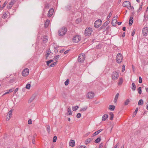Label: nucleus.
I'll list each match as a JSON object with an SVG mask.
<instances>
[{
  "label": "nucleus",
  "instance_id": "obj_1",
  "mask_svg": "<svg viewBox=\"0 0 148 148\" xmlns=\"http://www.w3.org/2000/svg\"><path fill=\"white\" fill-rule=\"evenodd\" d=\"M119 77V73L115 71L112 73L111 75L112 79L113 80H116Z\"/></svg>",
  "mask_w": 148,
  "mask_h": 148
},
{
  "label": "nucleus",
  "instance_id": "obj_2",
  "mask_svg": "<svg viewBox=\"0 0 148 148\" xmlns=\"http://www.w3.org/2000/svg\"><path fill=\"white\" fill-rule=\"evenodd\" d=\"M81 39V37L79 35H76L73 36L72 41L74 43H76L79 42Z\"/></svg>",
  "mask_w": 148,
  "mask_h": 148
},
{
  "label": "nucleus",
  "instance_id": "obj_3",
  "mask_svg": "<svg viewBox=\"0 0 148 148\" xmlns=\"http://www.w3.org/2000/svg\"><path fill=\"white\" fill-rule=\"evenodd\" d=\"M92 32V29L90 27H87L84 31V34L86 36H89L91 35Z\"/></svg>",
  "mask_w": 148,
  "mask_h": 148
},
{
  "label": "nucleus",
  "instance_id": "obj_4",
  "mask_svg": "<svg viewBox=\"0 0 148 148\" xmlns=\"http://www.w3.org/2000/svg\"><path fill=\"white\" fill-rule=\"evenodd\" d=\"M122 60L123 56L122 54L120 53H118L116 58V60L117 62L119 63H120L122 62Z\"/></svg>",
  "mask_w": 148,
  "mask_h": 148
},
{
  "label": "nucleus",
  "instance_id": "obj_5",
  "mask_svg": "<svg viewBox=\"0 0 148 148\" xmlns=\"http://www.w3.org/2000/svg\"><path fill=\"white\" fill-rule=\"evenodd\" d=\"M94 92L92 91L88 92L86 95V98L88 99H92L94 98Z\"/></svg>",
  "mask_w": 148,
  "mask_h": 148
},
{
  "label": "nucleus",
  "instance_id": "obj_6",
  "mask_svg": "<svg viewBox=\"0 0 148 148\" xmlns=\"http://www.w3.org/2000/svg\"><path fill=\"white\" fill-rule=\"evenodd\" d=\"M85 59V55L83 54L79 55L78 57V61L79 62H83Z\"/></svg>",
  "mask_w": 148,
  "mask_h": 148
},
{
  "label": "nucleus",
  "instance_id": "obj_7",
  "mask_svg": "<svg viewBox=\"0 0 148 148\" xmlns=\"http://www.w3.org/2000/svg\"><path fill=\"white\" fill-rule=\"evenodd\" d=\"M66 32V28L65 27H64L60 29L59 31V33L60 36H63L65 34Z\"/></svg>",
  "mask_w": 148,
  "mask_h": 148
},
{
  "label": "nucleus",
  "instance_id": "obj_8",
  "mask_svg": "<svg viewBox=\"0 0 148 148\" xmlns=\"http://www.w3.org/2000/svg\"><path fill=\"white\" fill-rule=\"evenodd\" d=\"M29 69L28 68H26L23 71L22 73V75L23 76L26 77L29 75Z\"/></svg>",
  "mask_w": 148,
  "mask_h": 148
},
{
  "label": "nucleus",
  "instance_id": "obj_9",
  "mask_svg": "<svg viewBox=\"0 0 148 148\" xmlns=\"http://www.w3.org/2000/svg\"><path fill=\"white\" fill-rule=\"evenodd\" d=\"M102 24V21L100 20H98L96 21L94 24V26L95 27H99Z\"/></svg>",
  "mask_w": 148,
  "mask_h": 148
},
{
  "label": "nucleus",
  "instance_id": "obj_10",
  "mask_svg": "<svg viewBox=\"0 0 148 148\" xmlns=\"http://www.w3.org/2000/svg\"><path fill=\"white\" fill-rule=\"evenodd\" d=\"M123 5L124 7H126L128 9H130L131 8V4L128 1H124L123 4Z\"/></svg>",
  "mask_w": 148,
  "mask_h": 148
},
{
  "label": "nucleus",
  "instance_id": "obj_11",
  "mask_svg": "<svg viewBox=\"0 0 148 148\" xmlns=\"http://www.w3.org/2000/svg\"><path fill=\"white\" fill-rule=\"evenodd\" d=\"M117 18V16H114L113 18L112 21V24L113 26H114L116 25Z\"/></svg>",
  "mask_w": 148,
  "mask_h": 148
},
{
  "label": "nucleus",
  "instance_id": "obj_12",
  "mask_svg": "<svg viewBox=\"0 0 148 148\" xmlns=\"http://www.w3.org/2000/svg\"><path fill=\"white\" fill-rule=\"evenodd\" d=\"M142 33L144 36H146L148 35V27H145L142 30Z\"/></svg>",
  "mask_w": 148,
  "mask_h": 148
},
{
  "label": "nucleus",
  "instance_id": "obj_13",
  "mask_svg": "<svg viewBox=\"0 0 148 148\" xmlns=\"http://www.w3.org/2000/svg\"><path fill=\"white\" fill-rule=\"evenodd\" d=\"M47 54L45 55L46 59H48V58H50L51 57H50V56L52 55V53H51L50 51H47L46 52Z\"/></svg>",
  "mask_w": 148,
  "mask_h": 148
},
{
  "label": "nucleus",
  "instance_id": "obj_14",
  "mask_svg": "<svg viewBox=\"0 0 148 148\" xmlns=\"http://www.w3.org/2000/svg\"><path fill=\"white\" fill-rule=\"evenodd\" d=\"M54 11L53 9L51 8L49 10L48 13V16L49 17H50L52 15Z\"/></svg>",
  "mask_w": 148,
  "mask_h": 148
},
{
  "label": "nucleus",
  "instance_id": "obj_15",
  "mask_svg": "<svg viewBox=\"0 0 148 148\" xmlns=\"http://www.w3.org/2000/svg\"><path fill=\"white\" fill-rule=\"evenodd\" d=\"M69 145L72 147H73L75 145V142L74 140H71L69 143Z\"/></svg>",
  "mask_w": 148,
  "mask_h": 148
},
{
  "label": "nucleus",
  "instance_id": "obj_16",
  "mask_svg": "<svg viewBox=\"0 0 148 148\" xmlns=\"http://www.w3.org/2000/svg\"><path fill=\"white\" fill-rule=\"evenodd\" d=\"M15 1L13 0L9 4L8 6V9H10L11 8L12 6L13 5Z\"/></svg>",
  "mask_w": 148,
  "mask_h": 148
},
{
  "label": "nucleus",
  "instance_id": "obj_17",
  "mask_svg": "<svg viewBox=\"0 0 148 148\" xmlns=\"http://www.w3.org/2000/svg\"><path fill=\"white\" fill-rule=\"evenodd\" d=\"M92 140L91 138H90L86 139L85 141V143L87 145Z\"/></svg>",
  "mask_w": 148,
  "mask_h": 148
},
{
  "label": "nucleus",
  "instance_id": "obj_18",
  "mask_svg": "<svg viewBox=\"0 0 148 148\" xmlns=\"http://www.w3.org/2000/svg\"><path fill=\"white\" fill-rule=\"evenodd\" d=\"M123 82V79L122 78H120L119 79V82L118 83V85L121 86L122 85Z\"/></svg>",
  "mask_w": 148,
  "mask_h": 148
},
{
  "label": "nucleus",
  "instance_id": "obj_19",
  "mask_svg": "<svg viewBox=\"0 0 148 148\" xmlns=\"http://www.w3.org/2000/svg\"><path fill=\"white\" fill-rule=\"evenodd\" d=\"M49 20H47L46 21L45 23V27H47L48 26L49 24Z\"/></svg>",
  "mask_w": 148,
  "mask_h": 148
},
{
  "label": "nucleus",
  "instance_id": "obj_20",
  "mask_svg": "<svg viewBox=\"0 0 148 148\" xmlns=\"http://www.w3.org/2000/svg\"><path fill=\"white\" fill-rule=\"evenodd\" d=\"M115 108V106L114 105H110L109 106L108 109L111 111H113Z\"/></svg>",
  "mask_w": 148,
  "mask_h": 148
},
{
  "label": "nucleus",
  "instance_id": "obj_21",
  "mask_svg": "<svg viewBox=\"0 0 148 148\" xmlns=\"http://www.w3.org/2000/svg\"><path fill=\"white\" fill-rule=\"evenodd\" d=\"M119 93H117L116 94V95L115 96L114 99V103H116V102L117 99H118V97H119Z\"/></svg>",
  "mask_w": 148,
  "mask_h": 148
},
{
  "label": "nucleus",
  "instance_id": "obj_22",
  "mask_svg": "<svg viewBox=\"0 0 148 148\" xmlns=\"http://www.w3.org/2000/svg\"><path fill=\"white\" fill-rule=\"evenodd\" d=\"M133 18L132 17H131L130 18V20L129 21V25H132L133 23Z\"/></svg>",
  "mask_w": 148,
  "mask_h": 148
},
{
  "label": "nucleus",
  "instance_id": "obj_23",
  "mask_svg": "<svg viewBox=\"0 0 148 148\" xmlns=\"http://www.w3.org/2000/svg\"><path fill=\"white\" fill-rule=\"evenodd\" d=\"M108 116L107 114H104L102 117V120L103 121H105L108 118Z\"/></svg>",
  "mask_w": 148,
  "mask_h": 148
},
{
  "label": "nucleus",
  "instance_id": "obj_24",
  "mask_svg": "<svg viewBox=\"0 0 148 148\" xmlns=\"http://www.w3.org/2000/svg\"><path fill=\"white\" fill-rule=\"evenodd\" d=\"M136 88V85L134 83H132V89L133 91H134Z\"/></svg>",
  "mask_w": 148,
  "mask_h": 148
},
{
  "label": "nucleus",
  "instance_id": "obj_25",
  "mask_svg": "<svg viewBox=\"0 0 148 148\" xmlns=\"http://www.w3.org/2000/svg\"><path fill=\"white\" fill-rule=\"evenodd\" d=\"M82 21V19L80 18H77L75 21V23L76 24H79Z\"/></svg>",
  "mask_w": 148,
  "mask_h": 148
},
{
  "label": "nucleus",
  "instance_id": "obj_26",
  "mask_svg": "<svg viewBox=\"0 0 148 148\" xmlns=\"http://www.w3.org/2000/svg\"><path fill=\"white\" fill-rule=\"evenodd\" d=\"M138 110V108H136L135 111L133 113V114L132 115V116L133 117H134L135 116Z\"/></svg>",
  "mask_w": 148,
  "mask_h": 148
},
{
  "label": "nucleus",
  "instance_id": "obj_27",
  "mask_svg": "<svg viewBox=\"0 0 148 148\" xmlns=\"http://www.w3.org/2000/svg\"><path fill=\"white\" fill-rule=\"evenodd\" d=\"M143 104V102L142 99L140 100L138 102V104L139 105H142Z\"/></svg>",
  "mask_w": 148,
  "mask_h": 148
},
{
  "label": "nucleus",
  "instance_id": "obj_28",
  "mask_svg": "<svg viewBox=\"0 0 148 148\" xmlns=\"http://www.w3.org/2000/svg\"><path fill=\"white\" fill-rule=\"evenodd\" d=\"M130 102V101L129 99H126L124 102V105L126 106Z\"/></svg>",
  "mask_w": 148,
  "mask_h": 148
},
{
  "label": "nucleus",
  "instance_id": "obj_29",
  "mask_svg": "<svg viewBox=\"0 0 148 148\" xmlns=\"http://www.w3.org/2000/svg\"><path fill=\"white\" fill-rule=\"evenodd\" d=\"M71 108L70 107H69L67 109V112L69 115H71L72 114V112L71 111Z\"/></svg>",
  "mask_w": 148,
  "mask_h": 148
},
{
  "label": "nucleus",
  "instance_id": "obj_30",
  "mask_svg": "<svg viewBox=\"0 0 148 148\" xmlns=\"http://www.w3.org/2000/svg\"><path fill=\"white\" fill-rule=\"evenodd\" d=\"M48 40V38L46 36H44L43 38V41L44 42H47Z\"/></svg>",
  "mask_w": 148,
  "mask_h": 148
},
{
  "label": "nucleus",
  "instance_id": "obj_31",
  "mask_svg": "<svg viewBox=\"0 0 148 148\" xmlns=\"http://www.w3.org/2000/svg\"><path fill=\"white\" fill-rule=\"evenodd\" d=\"M87 109V107H84L80 109L81 111H86Z\"/></svg>",
  "mask_w": 148,
  "mask_h": 148
},
{
  "label": "nucleus",
  "instance_id": "obj_32",
  "mask_svg": "<svg viewBox=\"0 0 148 148\" xmlns=\"http://www.w3.org/2000/svg\"><path fill=\"white\" fill-rule=\"evenodd\" d=\"M110 119L111 120H113V118L114 117V114H113L111 112L110 114Z\"/></svg>",
  "mask_w": 148,
  "mask_h": 148
},
{
  "label": "nucleus",
  "instance_id": "obj_33",
  "mask_svg": "<svg viewBox=\"0 0 148 148\" xmlns=\"http://www.w3.org/2000/svg\"><path fill=\"white\" fill-rule=\"evenodd\" d=\"M7 115L10 117L12 115V112L11 110H10L8 114Z\"/></svg>",
  "mask_w": 148,
  "mask_h": 148
},
{
  "label": "nucleus",
  "instance_id": "obj_34",
  "mask_svg": "<svg viewBox=\"0 0 148 148\" xmlns=\"http://www.w3.org/2000/svg\"><path fill=\"white\" fill-rule=\"evenodd\" d=\"M46 128L48 132L49 133L50 131V126L49 125H47Z\"/></svg>",
  "mask_w": 148,
  "mask_h": 148
},
{
  "label": "nucleus",
  "instance_id": "obj_35",
  "mask_svg": "<svg viewBox=\"0 0 148 148\" xmlns=\"http://www.w3.org/2000/svg\"><path fill=\"white\" fill-rule=\"evenodd\" d=\"M8 17V15L7 14L5 13H3V16H2V18H4L5 19L6 18Z\"/></svg>",
  "mask_w": 148,
  "mask_h": 148
},
{
  "label": "nucleus",
  "instance_id": "obj_36",
  "mask_svg": "<svg viewBox=\"0 0 148 148\" xmlns=\"http://www.w3.org/2000/svg\"><path fill=\"white\" fill-rule=\"evenodd\" d=\"M78 108L79 107L77 106H73V111H75L77 110Z\"/></svg>",
  "mask_w": 148,
  "mask_h": 148
},
{
  "label": "nucleus",
  "instance_id": "obj_37",
  "mask_svg": "<svg viewBox=\"0 0 148 148\" xmlns=\"http://www.w3.org/2000/svg\"><path fill=\"white\" fill-rule=\"evenodd\" d=\"M101 140V138H97L95 141V142L97 143L99 142Z\"/></svg>",
  "mask_w": 148,
  "mask_h": 148
},
{
  "label": "nucleus",
  "instance_id": "obj_38",
  "mask_svg": "<svg viewBox=\"0 0 148 148\" xmlns=\"http://www.w3.org/2000/svg\"><path fill=\"white\" fill-rule=\"evenodd\" d=\"M138 91L139 94H140L142 92L141 88L139 87L138 89Z\"/></svg>",
  "mask_w": 148,
  "mask_h": 148
},
{
  "label": "nucleus",
  "instance_id": "obj_39",
  "mask_svg": "<svg viewBox=\"0 0 148 148\" xmlns=\"http://www.w3.org/2000/svg\"><path fill=\"white\" fill-rule=\"evenodd\" d=\"M60 56L59 55H57L54 58V59L55 60H57L59 58Z\"/></svg>",
  "mask_w": 148,
  "mask_h": 148
},
{
  "label": "nucleus",
  "instance_id": "obj_40",
  "mask_svg": "<svg viewBox=\"0 0 148 148\" xmlns=\"http://www.w3.org/2000/svg\"><path fill=\"white\" fill-rule=\"evenodd\" d=\"M56 62H54L52 64H51L49 65V67H53L56 64Z\"/></svg>",
  "mask_w": 148,
  "mask_h": 148
},
{
  "label": "nucleus",
  "instance_id": "obj_41",
  "mask_svg": "<svg viewBox=\"0 0 148 148\" xmlns=\"http://www.w3.org/2000/svg\"><path fill=\"white\" fill-rule=\"evenodd\" d=\"M31 85L29 84H27L26 86V88L27 89H29L30 88Z\"/></svg>",
  "mask_w": 148,
  "mask_h": 148
},
{
  "label": "nucleus",
  "instance_id": "obj_42",
  "mask_svg": "<svg viewBox=\"0 0 148 148\" xmlns=\"http://www.w3.org/2000/svg\"><path fill=\"white\" fill-rule=\"evenodd\" d=\"M99 148H104L103 144L102 143H101L99 145Z\"/></svg>",
  "mask_w": 148,
  "mask_h": 148
},
{
  "label": "nucleus",
  "instance_id": "obj_43",
  "mask_svg": "<svg viewBox=\"0 0 148 148\" xmlns=\"http://www.w3.org/2000/svg\"><path fill=\"white\" fill-rule=\"evenodd\" d=\"M69 80L68 79H67L64 82V84L65 85L67 86L69 84Z\"/></svg>",
  "mask_w": 148,
  "mask_h": 148
},
{
  "label": "nucleus",
  "instance_id": "obj_44",
  "mask_svg": "<svg viewBox=\"0 0 148 148\" xmlns=\"http://www.w3.org/2000/svg\"><path fill=\"white\" fill-rule=\"evenodd\" d=\"M57 139V137L56 136H55L53 137V142H55L56 141Z\"/></svg>",
  "mask_w": 148,
  "mask_h": 148
},
{
  "label": "nucleus",
  "instance_id": "obj_45",
  "mask_svg": "<svg viewBox=\"0 0 148 148\" xmlns=\"http://www.w3.org/2000/svg\"><path fill=\"white\" fill-rule=\"evenodd\" d=\"M125 65H123L122 66V72H123L125 71Z\"/></svg>",
  "mask_w": 148,
  "mask_h": 148
},
{
  "label": "nucleus",
  "instance_id": "obj_46",
  "mask_svg": "<svg viewBox=\"0 0 148 148\" xmlns=\"http://www.w3.org/2000/svg\"><path fill=\"white\" fill-rule=\"evenodd\" d=\"M138 82L140 83H141L142 82V79L140 77H139Z\"/></svg>",
  "mask_w": 148,
  "mask_h": 148
},
{
  "label": "nucleus",
  "instance_id": "obj_47",
  "mask_svg": "<svg viewBox=\"0 0 148 148\" xmlns=\"http://www.w3.org/2000/svg\"><path fill=\"white\" fill-rule=\"evenodd\" d=\"M112 15V13L111 12H110L108 16H107V18L108 19H109L111 16Z\"/></svg>",
  "mask_w": 148,
  "mask_h": 148
},
{
  "label": "nucleus",
  "instance_id": "obj_48",
  "mask_svg": "<svg viewBox=\"0 0 148 148\" xmlns=\"http://www.w3.org/2000/svg\"><path fill=\"white\" fill-rule=\"evenodd\" d=\"M81 116V114L80 113H78L77 115V118H79Z\"/></svg>",
  "mask_w": 148,
  "mask_h": 148
},
{
  "label": "nucleus",
  "instance_id": "obj_49",
  "mask_svg": "<svg viewBox=\"0 0 148 148\" xmlns=\"http://www.w3.org/2000/svg\"><path fill=\"white\" fill-rule=\"evenodd\" d=\"M28 123L29 124H32V121L31 119H29L28 121Z\"/></svg>",
  "mask_w": 148,
  "mask_h": 148
},
{
  "label": "nucleus",
  "instance_id": "obj_50",
  "mask_svg": "<svg viewBox=\"0 0 148 148\" xmlns=\"http://www.w3.org/2000/svg\"><path fill=\"white\" fill-rule=\"evenodd\" d=\"M108 21H107L106 22H105L103 25V26H106L108 25Z\"/></svg>",
  "mask_w": 148,
  "mask_h": 148
},
{
  "label": "nucleus",
  "instance_id": "obj_51",
  "mask_svg": "<svg viewBox=\"0 0 148 148\" xmlns=\"http://www.w3.org/2000/svg\"><path fill=\"white\" fill-rule=\"evenodd\" d=\"M135 32H136V30L135 29L134 30L132 34V36H134V34H135Z\"/></svg>",
  "mask_w": 148,
  "mask_h": 148
},
{
  "label": "nucleus",
  "instance_id": "obj_52",
  "mask_svg": "<svg viewBox=\"0 0 148 148\" xmlns=\"http://www.w3.org/2000/svg\"><path fill=\"white\" fill-rule=\"evenodd\" d=\"M7 3L6 2H4V3L3 5L2 6V8H4V7L5 6V5H6Z\"/></svg>",
  "mask_w": 148,
  "mask_h": 148
},
{
  "label": "nucleus",
  "instance_id": "obj_53",
  "mask_svg": "<svg viewBox=\"0 0 148 148\" xmlns=\"http://www.w3.org/2000/svg\"><path fill=\"white\" fill-rule=\"evenodd\" d=\"M98 132H97V131L95 132L93 134V135L94 136H96L98 134Z\"/></svg>",
  "mask_w": 148,
  "mask_h": 148
},
{
  "label": "nucleus",
  "instance_id": "obj_54",
  "mask_svg": "<svg viewBox=\"0 0 148 148\" xmlns=\"http://www.w3.org/2000/svg\"><path fill=\"white\" fill-rule=\"evenodd\" d=\"M119 147V144L118 143L117 144L115 145L114 148H118Z\"/></svg>",
  "mask_w": 148,
  "mask_h": 148
},
{
  "label": "nucleus",
  "instance_id": "obj_55",
  "mask_svg": "<svg viewBox=\"0 0 148 148\" xmlns=\"http://www.w3.org/2000/svg\"><path fill=\"white\" fill-rule=\"evenodd\" d=\"M10 116H8L7 115V119L6 120L7 121H9L10 118Z\"/></svg>",
  "mask_w": 148,
  "mask_h": 148
},
{
  "label": "nucleus",
  "instance_id": "obj_56",
  "mask_svg": "<svg viewBox=\"0 0 148 148\" xmlns=\"http://www.w3.org/2000/svg\"><path fill=\"white\" fill-rule=\"evenodd\" d=\"M18 88H16L14 91V94H15L18 91Z\"/></svg>",
  "mask_w": 148,
  "mask_h": 148
},
{
  "label": "nucleus",
  "instance_id": "obj_57",
  "mask_svg": "<svg viewBox=\"0 0 148 148\" xmlns=\"http://www.w3.org/2000/svg\"><path fill=\"white\" fill-rule=\"evenodd\" d=\"M50 63V61L49 60L47 61L46 62L47 65L49 66V64Z\"/></svg>",
  "mask_w": 148,
  "mask_h": 148
},
{
  "label": "nucleus",
  "instance_id": "obj_58",
  "mask_svg": "<svg viewBox=\"0 0 148 148\" xmlns=\"http://www.w3.org/2000/svg\"><path fill=\"white\" fill-rule=\"evenodd\" d=\"M50 63V61L49 60L47 61L46 62L47 65L49 66V64Z\"/></svg>",
  "mask_w": 148,
  "mask_h": 148
},
{
  "label": "nucleus",
  "instance_id": "obj_59",
  "mask_svg": "<svg viewBox=\"0 0 148 148\" xmlns=\"http://www.w3.org/2000/svg\"><path fill=\"white\" fill-rule=\"evenodd\" d=\"M79 148H87L85 146H80Z\"/></svg>",
  "mask_w": 148,
  "mask_h": 148
},
{
  "label": "nucleus",
  "instance_id": "obj_60",
  "mask_svg": "<svg viewBox=\"0 0 148 148\" xmlns=\"http://www.w3.org/2000/svg\"><path fill=\"white\" fill-rule=\"evenodd\" d=\"M13 89L11 88L10 89L9 91H8L9 92H12L13 91Z\"/></svg>",
  "mask_w": 148,
  "mask_h": 148
},
{
  "label": "nucleus",
  "instance_id": "obj_61",
  "mask_svg": "<svg viewBox=\"0 0 148 148\" xmlns=\"http://www.w3.org/2000/svg\"><path fill=\"white\" fill-rule=\"evenodd\" d=\"M69 50H67V51H65L64 53V54H66L67 53H68V52H69Z\"/></svg>",
  "mask_w": 148,
  "mask_h": 148
},
{
  "label": "nucleus",
  "instance_id": "obj_62",
  "mask_svg": "<svg viewBox=\"0 0 148 148\" xmlns=\"http://www.w3.org/2000/svg\"><path fill=\"white\" fill-rule=\"evenodd\" d=\"M32 143L33 144H35V140L34 139H33L32 140Z\"/></svg>",
  "mask_w": 148,
  "mask_h": 148
},
{
  "label": "nucleus",
  "instance_id": "obj_63",
  "mask_svg": "<svg viewBox=\"0 0 148 148\" xmlns=\"http://www.w3.org/2000/svg\"><path fill=\"white\" fill-rule=\"evenodd\" d=\"M102 131V130H99L98 131H97V132H98V134H99L100 132H101Z\"/></svg>",
  "mask_w": 148,
  "mask_h": 148
},
{
  "label": "nucleus",
  "instance_id": "obj_64",
  "mask_svg": "<svg viewBox=\"0 0 148 148\" xmlns=\"http://www.w3.org/2000/svg\"><path fill=\"white\" fill-rule=\"evenodd\" d=\"M145 89L146 91L148 92V88L146 87Z\"/></svg>",
  "mask_w": 148,
  "mask_h": 148
}]
</instances>
